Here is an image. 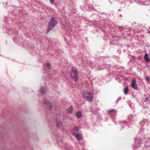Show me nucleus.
Here are the masks:
<instances>
[{"instance_id": "obj_1", "label": "nucleus", "mask_w": 150, "mask_h": 150, "mask_svg": "<svg viewBox=\"0 0 150 150\" xmlns=\"http://www.w3.org/2000/svg\"><path fill=\"white\" fill-rule=\"evenodd\" d=\"M57 23V22L56 20L53 17H52L48 25V29L47 30V33L53 29Z\"/></svg>"}, {"instance_id": "obj_2", "label": "nucleus", "mask_w": 150, "mask_h": 150, "mask_svg": "<svg viewBox=\"0 0 150 150\" xmlns=\"http://www.w3.org/2000/svg\"><path fill=\"white\" fill-rule=\"evenodd\" d=\"M83 97L88 102H92L93 100V97L90 92H87L83 94Z\"/></svg>"}, {"instance_id": "obj_3", "label": "nucleus", "mask_w": 150, "mask_h": 150, "mask_svg": "<svg viewBox=\"0 0 150 150\" xmlns=\"http://www.w3.org/2000/svg\"><path fill=\"white\" fill-rule=\"evenodd\" d=\"M71 75L75 81L78 79V74L77 70L75 67H72L71 72Z\"/></svg>"}, {"instance_id": "obj_4", "label": "nucleus", "mask_w": 150, "mask_h": 150, "mask_svg": "<svg viewBox=\"0 0 150 150\" xmlns=\"http://www.w3.org/2000/svg\"><path fill=\"white\" fill-rule=\"evenodd\" d=\"M137 84L136 83L135 79L134 78H133L132 81V87L134 89H136L137 88Z\"/></svg>"}, {"instance_id": "obj_5", "label": "nucleus", "mask_w": 150, "mask_h": 150, "mask_svg": "<svg viewBox=\"0 0 150 150\" xmlns=\"http://www.w3.org/2000/svg\"><path fill=\"white\" fill-rule=\"evenodd\" d=\"M73 133L78 140L80 141L82 139V137L81 134H76L74 132Z\"/></svg>"}, {"instance_id": "obj_6", "label": "nucleus", "mask_w": 150, "mask_h": 150, "mask_svg": "<svg viewBox=\"0 0 150 150\" xmlns=\"http://www.w3.org/2000/svg\"><path fill=\"white\" fill-rule=\"evenodd\" d=\"M45 89L44 88L41 87L40 90V95H43L45 92Z\"/></svg>"}, {"instance_id": "obj_7", "label": "nucleus", "mask_w": 150, "mask_h": 150, "mask_svg": "<svg viewBox=\"0 0 150 150\" xmlns=\"http://www.w3.org/2000/svg\"><path fill=\"white\" fill-rule=\"evenodd\" d=\"M73 111V107L71 106L69 107L67 110V112L68 113H71Z\"/></svg>"}, {"instance_id": "obj_8", "label": "nucleus", "mask_w": 150, "mask_h": 150, "mask_svg": "<svg viewBox=\"0 0 150 150\" xmlns=\"http://www.w3.org/2000/svg\"><path fill=\"white\" fill-rule=\"evenodd\" d=\"M144 57L145 60L147 61V62H149L150 61V59L148 58V55L147 54H145L144 55Z\"/></svg>"}, {"instance_id": "obj_9", "label": "nucleus", "mask_w": 150, "mask_h": 150, "mask_svg": "<svg viewBox=\"0 0 150 150\" xmlns=\"http://www.w3.org/2000/svg\"><path fill=\"white\" fill-rule=\"evenodd\" d=\"M81 113L80 111L77 112L76 113V115L77 118H80L81 116Z\"/></svg>"}, {"instance_id": "obj_10", "label": "nucleus", "mask_w": 150, "mask_h": 150, "mask_svg": "<svg viewBox=\"0 0 150 150\" xmlns=\"http://www.w3.org/2000/svg\"><path fill=\"white\" fill-rule=\"evenodd\" d=\"M128 87H126L124 90V92L125 95L127 94V92L128 91Z\"/></svg>"}, {"instance_id": "obj_11", "label": "nucleus", "mask_w": 150, "mask_h": 150, "mask_svg": "<svg viewBox=\"0 0 150 150\" xmlns=\"http://www.w3.org/2000/svg\"><path fill=\"white\" fill-rule=\"evenodd\" d=\"M62 125V123L61 122L59 121V122H58L57 121V126L59 127L60 126H61Z\"/></svg>"}, {"instance_id": "obj_12", "label": "nucleus", "mask_w": 150, "mask_h": 150, "mask_svg": "<svg viewBox=\"0 0 150 150\" xmlns=\"http://www.w3.org/2000/svg\"><path fill=\"white\" fill-rule=\"evenodd\" d=\"M144 102L148 104L150 103V100H149V99L148 98H146Z\"/></svg>"}, {"instance_id": "obj_13", "label": "nucleus", "mask_w": 150, "mask_h": 150, "mask_svg": "<svg viewBox=\"0 0 150 150\" xmlns=\"http://www.w3.org/2000/svg\"><path fill=\"white\" fill-rule=\"evenodd\" d=\"M46 66H47V67L48 68H50V67H51L50 64L49 62H47V63H46Z\"/></svg>"}, {"instance_id": "obj_14", "label": "nucleus", "mask_w": 150, "mask_h": 150, "mask_svg": "<svg viewBox=\"0 0 150 150\" xmlns=\"http://www.w3.org/2000/svg\"><path fill=\"white\" fill-rule=\"evenodd\" d=\"M74 129L75 131H78L79 129L77 126H74Z\"/></svg>"}, {"instance_id": "obj_15", "label": "nucleus", "mask_w": 150, "mask_h": 150, "mask_svg": "<svg viewBox=\"0 0 150 150\" xmlns=\"http://www.w3.org/2000/svg\"><path fill=\"white\" fill-rule=\"evenodd\" d=\"M48 107L51 108L52 107V105L50 103H48L47 104Z\"/></svg>"}, {"instance_id": "obj_16", "label": "nucleus", "mask_w": 150, "mask_h": 150, "mask_svg": "<svg viewBox=\"0 0 150 150\" xmlns=\"http://www.w3.org/2000/svg\"><path fill=\"white\" fill-rule=\"evenodd\" d=\"M50 3L52 4H54V0H50Z\"/></svg>"}, {"instance_id": "obj_17", "label": "nucleus", "mask_w": 150, "mask_h": 150, "mask_svg": "<svg viewBox=\"0 0 150 150\" xmlns=\"http://www.w3.org/2000/svg\"><path fill=\"white\" fill-rule=\"evenodd\" d=\"M146 80L147 81H149V80H150V79L149 78V77H147L146 78Z\"/></svg>"}, {"instance_id": "obj_18", "label": "nucleus", "mask_w": 150, "mask_h": 150, "mask_svg": "<svg viewBox=\"0 0 150 150\" xmlns=\"http://www.w3.org/2000/svg\"><path fill=\"white\" fill-rule=\"evenodd\" d=\"M114 111V110H110L109 111V112H110V113H111L112 112V111Z\"/></svg>"}, {"instance_id": "obj_19", "label": "nucleus", "mask_w": 150, "mask_h": 150, "mask_svg": "<svg viewBox=\"0 0 150 150\" xmlns=\"http://www.w3.org/2000/svg\"><path fill=\"white\" fill-rule=\"evenodd\" d=\"M119 100H120V98H118V100H117V101Z\"/></svg>"}, {"instance_id": "obj_20", "label": "nucleus", "mask_w": 150, "mask_h": 150, "mask_svg": "<svg viewBox=\"0 0 150 150\" xmlns=\"http://www.w3.org/2000/svg\"><path fill=\"white\" fill-rule=\"evenodd\" d=\"M149 1H150V0H149Z\"/></svg>"}]
</instances>
